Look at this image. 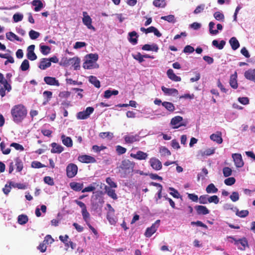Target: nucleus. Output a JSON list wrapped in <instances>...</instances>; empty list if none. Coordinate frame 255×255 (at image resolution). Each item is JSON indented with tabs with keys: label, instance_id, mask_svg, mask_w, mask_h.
<instances>
[{
	"label": "nucleus",
	"instance_id": "nucleus-1",
	"mask_svg": "<svg viewBox=\"0 0 255 255\" xmlns=\"http://www.w3.org/2000/svg\"><path fill=\"white\" fill-rule=\"evenodd\" d=\"M27 114L26 108L21 104L14 106L11 110L13 121L17 124L21 123L26 117Z\"/></svg>",
	"mask_w": 255,
	"mask_h": 255
},
{
	"label": "nucleus",
	"instance_id": "nucleus-2",
	"mask_svg": "<svg viewBox=\"0 0 255 255\" xmlns=\"http://www.w3.org/2000/svg\"><path fill=\"white\" fill-rule=\"evenodd\" d=\"M98 59V55L97 54L91 53L87 55L85 57V62L83 65V68L86 69L97 68L98 66L96 64V61Z\"/></svg>",
	"mask_w": 255,
	"mask_h": 255
},
{
	"label": "nucleus",
	"instance_id": "nucleus-3",
	"mask_svg": "<svg viewBox=\"0 0 255 255\" xmlns=\"http://www.w3.org/2000/svg\"><path fill=\"white\" fill-rule=\"evenodd\" d=\"M93 107H87L85 111L80 112L77 114V118L79 120H85L88 118L90 115L94 112Z\"/></svg>",
	"mask_w": 255,
	"mask_h": 255
},
{
	"label": "nucleus",
	"instance_id": "nucleus-4",
	"mask_svg": "<svg viewBox=\"0 0 255 255\" xmlns=\"http://www.w3.org/2000/svg\"><path fill=\"white\" fill-rule=\"evenodd\" d=\"M160 222V221L159 220H157L150 227L147 228L144 234L146 237H150L156 231L159 226Z\"/></svg>",
	"mask_w": 255,
	"mask_h": 255
},
{
	"label": "nucleus",
	"instance_id": "nucleus-5",
	"mask_svg": "<svg viewBox=\"0 0 255 255\" xmlns=\"http://www.w3.org/2000/svg\"><path fill=\"white\" fill-rule=\"evenodd\" d=\"M78 167L74 163H70L66 167L67 175L69 178L74 177L77 173Z\"/></svg>",
	"mask_w": 255,
	"mask_h": 255
},
{
	"label": "nucleus",
	"instance_id": "nucleus-6",
	"mask_svg": "<svg viewBox=\"0 0 255 255\" xmlns=\"http://www.w3.org/2000/svg\"><path fill=\"white\" fill-rule=\"evenodd\" d=\"M235 245L239 250L244 251L248 246V242L246 238H242L238 239L237 241H235Z\"/></svg>",
	"mask_w": 255,
	"mask_h": 255
},
{
	"label": "nucleus",
	"instance_id": "nucleus-7",
	"mask_svg": "<svg viewBox=\"0 0 255 255\" xmlns=\"http://www.w3.org/2000/svg\"><path fill=\"white\" fill-rule=\"evenodd\" d=\"M83 18L82 19L83 22L88 29L95 30V28L92 25V19L89 15H88L87 12L84 11L83 12Z\"/></svg>",
	"mask_w": 255,
	"mask_h": 255
},
{
	"label": "nucleus",
	"instance_id": "nucleus-8",
	"mask_svg": "<svg viewBox=\"0 0 255 255\" xmlns=\"http://www.w3.org/2000/svg\"><path fill=\"white\" fill-rule=\"evenodd\" d=\"M232 156L237 167L240 168L244 166V163L241 154L233 153Z\"/></svg>",
	"mask_w": 255,
	"mask_h": 255
},
{
	"label": "nucleus",
	"instance_id": "nucleus-9",
	"mask_svg": "<svg viewBox=\"0 0 255 255\" xmlns=\"http://www.w3.org/2000/svg\"><path fill=\"white\" fill-rule=\"evenodd\" d=\"M34 48L35 45H31L29 46L27 49V53L26 54V56L27 58L31 61H33L37 59V56L34 52Z\"/></svg>",
	"mask_w": 255,
	"mask_h": 255
},
{
	"label": "nucleus",
	"instance_id": "nucleus-10",
	"mask_svg": "<svg viewBox=\"0 0 255 255\" xmlns=\"http://www.w3.org/2000/svg\"><path fill=\"white\" fill-rule=\"evenodd\" d=\"M183 118L180 116H176L171 120L170 124L173 126V128H177L183 125L182 123Z\"/></svg>",
	"mask_w": 255,
	"mask_h": 255
},
{
	"label": "nucleus",
	"instance_id": "nucleus-11",
	"mask_svg": "<svg viewBox=\"0 0 255 255\" xmlns=\"http://www.w3.org/2000/svg\"><path fill=\"white\" fill-rule=\"evenodd\" d=\"M79 161L83 163H95L96 162L95 158L88 155H82L78 157Z\"/></svg>",
	"mask_w": 255,
	"mask_h": 255
},
{
	"label": "nucleus",
	"instance_id": "nucleus-12",
	"mask_svg": "<svg viewBox=\"0 0 255 255\" xmlns=\"http://www.w3.org/2000/svg\"><path fill=\"white\" fill-rule=\"evenodd\" d=\"M149 163L152 168L156 170H159L162 167L161 162L156 158H151L150 159Z\"/></svg>",
	"mask_w": 255,
	"mask_h": 255
},
{
	"label": "nucleus",
	"instance_id": "nucleus-13",
	"mask_svg": "<svg viewBox=\"0 0 255 255\" xmlns=\"http://www.w3.org/2000/svg\"><path fill=\"white\" fill-rule=\"evenodd\" d=\"M124 139L126 143H132L135 141L139 140V136L138 134H128L124 136Z\"/></svg>",
	"mask_w": 255,
	"mask_h": 255
},
{
	"label": "nucleus",
	"instance_id": "nucleus-14",
	"mask_svg": "<svg viewBox=\"0 0 255 255\" xmlns=\"http://www.w3.org/2000/svg\"><path fill=\"white\" fill-rule=\"evenodd\" d=\"M130 156L138 160H145L148 156L147 153L141 151H138L134 153H130Z\"/></svg>",
	"mask_w": 255,
	"mask_h": 255
},
{
	"label": "nucleus",
	"instance_id": "nucleus-15",
	"mask_svg": "<svg viewBox=\"0 0 255 255\" xmlns=\"http://www.w3.org/2000/svg\"><path fill=\"white\" fill-rule=\"evenodd\" d=\"M44 81L47 84L51 86L58 87L60 85L59 81L54 77L49 76L45 77L44 78Z\"/></svg>",
	"mask_w": 255,
	"mask_h": 255
},
{
	"label": "nucleus",
	"instance_id": "nucleus-16",
	"mask_svg": "<svg viewBox=\"0 0 255 255\" xmlns=\"http://www.w3.org/2000/svg\"><path fill=\"white\" fill-rule=\"evenodd\" d=\"M245 78L255 83V69H250L245 72Z\"/></svg>",
	"mask_w": 255,
	"mask_h": 255
},
{
	"label": "nucleus",
	"instance_id": "nucleus-17",
	"mask_svg": "<svg viewBox=\"0 0 255 255\" xmlns=\"http://www.w3.org/2000/svg\"><path fill=\"white\" fill-rule=\"evenodd\" d=\"M51 146L52 147L51 152L53 153H60L64 150V147L63 146L55 142L52 143L51 144Z\"/></svg>",
	"mask_w": 255,
	"mask_h": 255
},
{
	"label": "nucleus",
	"instance_id": "nucleus-18",
	"mask_svg": "<svg viewBox=\"0 0 255 255\" xmlns=\"http://www.w3.org/2000/svg\"><path fill=\"white\" fill-rule=\"evenodd\" d=\"M128 41L133 45H135L137 43V38L138 35L137 33L133 31L132 32H129L128 34Z\"/></svg>",
	"mask_w": 255,
	"mask_h": 255
},
{
	"label": "nucleus",
	"instance_id": "nucleus-19",
	"mask_svg": "<svg viewBox=\"0 0 255 255\" xmlns=\"http://www.w3.org/2000/svg\"><path fill=\"white\" fill-rule=\"evenodd\" d=\"M237 72H235L234 74H232L230 76V86L234 89H236L238 87V84L237 82Z\"/></svg>",
	"mask_w": 255,
	"mask_h": 255
},
{
	"label": "nucleus",
	"instance_id": "nucleus-20",
	"mask_svg": "<svg viewBox=\"0 0 255 255\" xmlns=\"http://www.w3.org/2000/svg\"><path fill=\"white\" fill-rule=\"evenodd\" d=\"M162 91L167 95L176 96L178 95V91L174 88H167L164 86L161 87Z\"/></svg>",
	"mask_w": 255,
	"mask_h": 255
},
{
	"label": "nucleus",
	"instance_id": "nucleus-21",
	"mask_svg": "<svg viewBox=\"0 0 255 255\" xmlns=\"http://www.w3.org/2000/svg\"><path fill=\"white\" fill-rule=\"evenodd\" d=\"M195 209L199 215H205L209 213V210L206 208V207L202 205H197L195 207Z\"/></svg>",
	"mask_w": 255,
	"mask_h": 255
},
{
	"label": "nucleus",
	"instance_id": "nucleus-22",
	"mask_svg": "<svg viewBox=\"0 0 255 255\" xmlns=\"http://www.w3.org/2000/svg\"><path fill=\"white\" fill-rule=\"evenodd\" d=\"M69 62L74 67V70H77L80 68V59L77 57H74L69 59Z\"/></svg>",
	"mask_w": 255,
	"mask_h": 255
},
{
	"label": "nucleus",
	"instance_id": "nucleus-23",
	"mask_svg": "<svg viewBox=\"0 0 255 255\" xmlns=\"http://www.w3.org/2000/svg\"><path fill=\"white\" fill-rule=\"evenodd\" d=\"M51 65L48 58H43L41 59L38 66L39 68L42 70H45L49 67Z\"/></svg>",
	"mask_w": 255,
	"mask_h": 255
},
{
	"label": "nucleus",
	"instance_id": "nucleus-24",
	"mask_svg": "<svg viewBox=\"0 0 255 255\" xmlns=\"http://www.w3.org/2000/svg\"><path fill=\"white\" fill-rule=\"evenodd\" d=\"M105 189L106 193L109 197L114 200L117 199L118 197L116 193H115V190L114 189H113L111 187L107 186H105Z\"/></svg>",
	"mask_w": 255,
	"mask_h": 255
},
{
	"label": "nucleus",
	"instance_id": "nucleus-25",
	"mask_svg": "<svg viewBox=\"0 0 255 255\" xmlns=\"http://www.w3.org/2000/svg\"><path fill=\"white\" fill-rule=\"evenodd\" d=\"M221 135V132H217L216 133L211 134L210 135V139L218 143H221L223 142Z\"/></svg>",
	"mask_w": 255,
	"mask_h": 255
},
{
	"label": "nucleus",
	"instance_id": "nucleus-26",
	"mask_svg": "<svg viewBox=\"0 0 255 255\" xmlns=\"http://www.w3.org/2000/svg\"><path fill=\"white\" fill-rule=\"evenodd\" d=\"M167 75L169 79L171 80L178 82L181 81V78L179 76L176 75L173 71L172 69H169L167 71Z\"/></svg>",
	"mask_w": 255,
	"mask_h": 255
},
{
	"label": "nucleus",
	"instance_id": "nucleus-27",
	"mask_svg": "<svg viewBox=\"0 0 255 255\" xmlns=\"http://www.w3.org/2000/svg\"><path fill=\"white\" fill-rule=\"evenodd\" d=\"M6 37L7 39L11 41L16 40L17 41H21L22 39L18 37L12 32H8L6 33Z\"/></svg>",
	"mask_w": 255,
	"mask_h": 255
},
{
	"label": "nucleus",
	"instance_id": "nucleus-28",
	"mask_svg": "<svg viewBox=\"0 0 255 255\" xmlns=\"http://www.w3.org/2000/svg\"><path fill=\"white\" fill-rule=\"evenodd\" d=\"M61 139L62 143L67 147H72L73 145V141L70 137L66 136L65 135L61 136Z\"/></svg>",
	"mask_w": 255,
	"mask_h": 255
},
{
	"label": "nucleus",
	"instance_id": "nucleus-29",
	"mask_svg": "<svg viewBox=\"0 0 255 255\" xmlns=\"http://www.w3.org/2000/svg\"><path fill=\"white\" fill-rule=\"evenodd\" d=\"M32 4L35 6L34 10L35 11H40L43 7V4L40 0H33Z\"/></svg>",
	"mask_w": 255,
	"mask_h": 255
},
{
	"label": "nucleus",
	"instance_id": "nucleus-30",
	"mask_svg": "<svg viewBox=\"0 0 255 255\" xmlns=\"http://www.w3.org/2000/svg\"><path fill=\"white\" fill-rule=\"evenodd\" d=\"M229 43L234 50H237L240 47L239 42L235 37H233L230 39Z\"/></svg>",
	"mask_w": 255,
	"mask_h": 255
},
{
	"label": "nucleus",
	"instance_id": "nucleus-31",
	"mask_svg": "<svg viewBox=\"0 0 255 255\" xmlns=\"http://www.w3.org/2000/svg\"><path fill=\"white\" fill-rule=\"evenodd\" d=\"M70 186L72 189L76 191L81 190L83 187V184L78 182H71L70 183Z\"/></svg>",
	"mask_w": 255,
	"mask_h": 255
},
{
	"label": "nucleus",
	"instance_id": "nucleus-32",
	"mask_svg": "<svg viewBox=\"0 0 255 255\" xmlns=\"http://www.w3.org/2000/svg\"><path fill=\"white\" fill-rule=\"evenodd\" d=\"M142 49L146 51H153L157 52L158 47L156 44H145L142 46Z\"/></svg>",
	"mask_w": 255,
	"mask_h": 255
},
{
	"label": "nucleus",
	"instance_id": "nucleus-33",
	"mask_svg": "<svg viewBox=\"0 0 255 255\" xmlns=\"http://www.w3.org/2000/svg\"><path fill=\"white\" fill-rule=\"evenodd\" d=\"M107 218L112 225H115L117 222V218L115 216L114 213H107Z\"/></svg>",
	"mask_w": 255,
	"mask_h": 255
},
{
	"label": "nucleus",
	"instance_id": "nucleus-34",
	"mask_svg": "<svg viewBox=\"0 0 255 255\" xmlns=\"http://www.w3.org/2000/svg\"><path fill=\"white\" fill-rule=\"evenodd\" d=\"M225 44L226 42L223 40H221L220 43H219V42L217 40H214L212 41L213 46L216 47L217 48L219 49H222L224 48Z\"/></svg>",
	"mask_w": 255,
	"mask_h": 255
},
{
	"label": "nucleus",
	"instance_id": "nucleus-35",
	"mask_svg": "<svg viewBox=\"0 0 255 255\" xmlns=\"http://www.w3.org/2000/svg\"><path fill=\"white\" fill-rule=\"evenodd\" d=\"M218 189L215 187L214 184L211 183L207 186L206 191L207 193H216Z\"/></svg>",
	"mask_w": 255,
	"mask_h": 255
},
{
	"label": "nucleus",
	"instance_id": "nucleus-36",
	"mask_svg": "<svg viewBox=\"0 0 255 255\" xmlns=\"http://www.w3.org/2000/svg\"><path fill=\"white\" fill-rule=\"evenodd\" d=\"M0 148L3 154H9L11 150L9 147H6V144L3 141L0 142Z\"/></svg>",
	"mask_w": 255,
	"mask_h": 255
},
{
	"label": "nucleus",
	"instance_id": "nucleus-37",
	"mask_svg": "<svg viewBox=\"0 0 255 255\" xmlns=\"http://www.w3.org/2000/svg\"><path fill=\"white\" fill-rule=\"evenodd\" d=\"M119 94V91L116 90H106L104 93V97L106 99L110 98L112 95H117Z\"/></svg>",
	"mask_w": 255,
	"mask_h": 255
},
{
	"label": "nucleus",
	"instance_id": "nucleus-38",
	"mask_svg": "<svg viewBox=\"0 0 255 255\" xmlns=\"http://www.w3.org/2000/svg\"><path fill=\"white\" fill-rule=\"evenodd\" d=\"M89 82L94 85L96 88H100V81L97 79V77L91 76L89 78Z\"/></svg>",
	"mask_w": 255,
	"mask_h": 255
},
{
	"label": "nucleus",
	"instance_id": "nucleus-39",
	"mask_svg": "<svg viewBox=\"0 0 255 255\" xmlns=\"http://www.w3.org/2000/svg\"><path fill=\"white\" fill-rule=\"evenodd\" d=\"M214 17L218 21L223 22L224 21L225 16L221 11L215 12L213 14Z\"/></svg>",
	"mask_w": 255,
	"mask_h": 255
},
{
	"label": "nucleus",
	"instance_id": "nucleus-40",
	"mask_svg": "<svg viewBox=\"0 0 255 255\" xmlns=\"http://www.w3.org/2000/svg\"><path fill=\"white\" fill-rule=\"evenodd\" d=\"M162 105L169 112H173L175 109L174 105L170 102H164L162 103Z\"/></svg>",
	"mask_w": 255,
	"mask_h": 255
},
{
	"label": "nucleus",
	"instance_id": "nucleus-41",
	"mask_svg": "<svg viewBox=\"0 0 255 255\" xmlns=\"http://www.w3.org/2000/svg\"><path fill=\"white\" fill-rule=\"evenodd\" d=\"M15 165L16 166V171H21L23 169V163L21 159L17 157L15 159Z\"/></svg>",
	"mask_w": 255,
	"mask_h": 255
},
{
	"label": "nucleus",
	"instance_id": "nucleus-42",
	"mask_svg": "<svg viewBox=\"0 0 255 255\" xmlns=\"http://www.w3.org/2000/svg\"><path fill=\"white\" fill-rule=\"evenodd\" d=\"M81 213L84 221L86 223L90 222L91 220V217L87 210L86 209L84 211H81Z\"/></svg>",
	"mask_w": 255,
	"mask_h": 255
},
{
	"label": "nucleus",
	"instance_id": "nucleus-43",
	"mask_svg": "<svg viewBox=\"0 0 255 255\" xmlns=\"http://www.w3.org/2000/svg\"><path fill=\"white\" fill-rule=\"evenodd\" d=\"M28 217L25 215H19L17 219L18 223L20 225H24L28 222Z\"/></svg>",
	"mask_w": 255,
	"mask_h": 255
},
{
	"label": "nucleus",
	"instance_id": "nucleus-44",
	"mask_svg": "<svg viewBox=\"0 0 255 255\" xmlns=\"http://www.w3.org/2000/svg\"><path fill=\"white\" fill-rule=\"evenodd\" d=\"M40 52L44 55H47L50 53V48L48 46L43 45L42 44L40 45Z\"/></svg>",
	"mask_w": 255,
	"mask_h": 255
},
{
	"label": "nucleus",
	"instance_id": "nucleus-45",
	"mask_svg": "<svg viewBox=\"0 0 255 255\" xmlns=\"http://www.w3.org/2000/svg\"><path fill=\"white\" fill-rule=\"evenodd\" d=\"M235 212L236 215L241 218H245L249 215V211L247 210L240 211L239 209L237 208V210Z\"/></svg>",
	"mask_w": 255,
	"mask_h": 255
},
{
	"label": "nucleus",
	"instance_id": "nucleus-46",
	"mask_svg": "<svg viewBox=\"0 0 255 255\" xmlns=\"http://www.w3.org/2000/svg\"><path fill=\"white\" fill-rule=\"evenodd\" d=\"M153 4L156 7H164L166 3L165 0H154L153 1Z\"/></svg>",
	"mask_w": 255,
	"mask_h": 255
},
{
	"label": "nucleus",
	"instance_id": "nucleus-47",
	"mask_svg": "<svg viewBox=\"0 0 255 255\" xmlns=\"http://www.w3.org/2000/svg\"><path fill=\"white\" fill-rule=\"evenodd\" d=\"M29 68V63L28 60L25 59L22 62L20 68V69L23 71H25L27 70Z\"/></svg>",
	"mask_w": 255,
	"mask_h": 255
},
{
	"label": "nucleus",
	"instance_id": "nucleus-48",
	"mask_svg": "<svg viewBox=\"0 0 255 255\" xmlns=\"http://www.w3.org/2000/svg\"><path fill=\"white\" fill-rule=\"evenodd\" d=\"M215 25V23L213 21H211L209 23V32L212 35H217L219 33L218 30L213 29Z\"/></svg>",
	"mask_w": 255,
	"mask_h": 255
},
{
	"label": "nucleus",
	"instance_id": "nucleus-49",
	"mask_svg": "<svg viewBox=\"0 0 255 255\" xmlns=\"http://www.w3.org/2000/svg\"><path fill=\"white\" fill-rule=\"evenodd\" d=\"M208 203H213L215 204H217L219 202V198L216 195H213L212 196H209L208 195Z\"/></svg>",
	"mask_w": 255,
	"mask_h": 255
},
{
	"label": "nucleus",
	"instance_id": "nucleus-50",
	"mask_svg": "<svg viewBox=\"0 0 255 255\" xmlns=\"http://www.w3.org/2000/svg\"><path fill=\"white\" fill-rule=\"evenodd\" d=\"M161 19L167 21L169 22L174 23L175 22V17L173 15L163 16L161 17Z\"/></svg>",
	"mask_w": 255,
	"mask_h": 255
},
{
	"label": "nucleus",
	"instance_id": "nucleus-51",
	"mask_svg": "<svg viewBox=\"0 0 255 255\" xmlns=\"http://www.w3.org/2000/svg\"><path fill=\"white\" fill-rule=\"evenodd\" d=\"M208 195H201L199 198V202L201 204H207L208 203Z\"/></svg>",
	"mask_w": 255,
	"mask_h": 255
},
{
	"label": "nucleus",
	"instance_id": "nucleus-52",
	"mask_svg": "<svg viewBox=\"0 0 255 255\" xmlns=\"http://www.w3.org/2000/svg\"><path fill=\"white\" fill-rule=\"evenodd\" d=\"M29 35L31 39L34 40L37 39L39 36L40 33L38 32H37L33 30H31L29 32Z\"/></svg>",
	"mask_w": 255,
	"mask_h": 255
},
{
	"label": "nucleus",
	"instance_id": "nucleus-53",
	"mask_svg": "<svg viewBox=\"0 0 255 255\" xmlns=\"http://www.w3.org/2000/svg\"><path fill=\"white\" fill-rule=\"evenodd\" d=\"M223 173L225 177H229L232 175V170L229 167H225L223 169Z\"/></svg>",
	"mask_w": 255,
	"mask_h": 255
},
{
	"label": "nucleus",
	"instance_id": "nucleus-54",
	"mask_svg": "<svg viewBox=\"0 0 255 255\" xmlns=\"http://www.w3.org/2000/svg\"><path fill=\"white\" fill-rule=\"evenodd\" d=\"M10 185L14 188H17L20 189H25L26 188V185L23 183H15L10 182Z\"/></svg>",
	"mask_w": 255,
	"mask_h": 255
},
{
	"label": "nucleus",
	"instance_id": "nucleus-55",
	"mask_svg": "<svg viewBox=\"0 0 255 255\" xmlns=\"http://www.w3.org/2000/svg\"><path fill=\"white\" fill-rule=\"evenodd\" d=\"M132 56L134 59L137 60L140 63L144 61L143 56L140 53H137L135 54H132Z\"/></svg>",
	"mask_w": 255,
	"mask_h": 255
},
{
	"label": "nucleus",
	"instance_id": "nucleus-56",
	"mask_svg": "<svg viewBox=\"0 0 255 255\" xmlns=\"http://www.w3.org/2000/svg\"><path fill=\"white\" fill-rule=\"evenodd\" d=\"M23 15L22 14L16 13L13 15V19L15 22L20 21L22 20Z\"/></svg>",
	"mask_w": 255,
	"mask_h": 255
},
{
	"label": "nucleus",
	"instance_id": "nucleus-57",
	"mask_svg": "<svg viewBox=\"0 0 255 255\" xmlns=\"http://www.w3.org/2000/svg\"><path fill=\"white\" fill-rule=\"evenodd\" d=\"M159 151L162 156H169L171 154L170 151L165 147H161Z\"/></svg>",
	"mask_w": 255,
	"mask_h": 255
},
{
	"label": "nucleus",
	"instance_id": "nucleus-58",
	"mask_svg": "<svg viewBox=\"0 0 255 255\" xmlns=\"http://www.w3.org/2000/svg\"><path fill=\"white\" fill-rule=\"evenodd\" d=\"M134 164L135 163L134 162H131L128 160H125L123 162V166L126 167L128 168L132 169L134 167Z\"/></svg>",
	"mask_w": 255,
	"mask_h": 255
},
{
	"label": "nucleus",
	"instance_id": "nucleus-59",
	"mask_svg": "<svg viewBox=\"0 0 255 255\" xmlns=\"http://www.w3.org/2000/svg\"><path fill=\"white\" fill-rule=\"evenodd\" d=\"M106 181L107 183L109 185V187H111V188L117 187V183H115L110 177L107 178Z\"/></svg>",
	"mask_w": 255,
	"mask_h": 255
},
{
	"label": "nucleus",
	"instance_id": "nucleus-60",
	"mask_svg": "<svg viewBox=\"0 0 255 255\" xmlns=\"http://www.w3.org/2000/svg\"><path fill=\"white\" fill-rule=\"evenodd\" d=\"M230 198L233 202H236L239 199V194L238 192H233L230 195Z\"/></svg>",
	"mask_w": 255,
	"mask_h": 255
},
{
	"label": "nucleus",
	"instance_id": "nucleus-61",
	"mask_svg": "<svg viewBox=\"0 0 255 255\" xmlns=\"http://www.w3.org/2000/svg\"><path fill=\"white\" fill-rule=\"evenodd\" d=\"M100 137L104 138L105 137H108L109 139H111L113 136L112 132H101L99 134Z\"/></svg>",
	"mask_w": 255,
	"mask_h": 255
},
{
	"label": "nucleus",
	"instance_id": "nucleus-62",
	"mask_svg": "<svg viewBox=\"0 0 255 255\" xmlns=\"http://www.w3.org/2000/svg\"><path fill=\"white\" fill-rule=\"evenodd\" d=\"M106 148V147L105 146H99L97 145H94L92 146V149L94 152L96 153H99L101 151Z\"/></svg>",
	"mask_w": 255,
	"mask_h": 255
},
{
	"label": "nucleus",
	"instance_id": "nucleus-63",
	"mask_svg": "<svg viewBox=\"0 0 255 255\" xmlns=\"http://www.w3.org/2000/svg\"><path fill=\"white\" fill-rule=\"evenodd\" d=\"M236 182V180L234 177H229L226 179L224 181V183L226 185L228 186H231L233 185Z\"/></svg>",
	"mask_w": 255,
	"mask_h": 255
},
{
	"label": "nucleus",
	"instance_id": "nucleus-64",
	"mask_svg": "<svg viewBox=\"0 0 255 255\" xmlns=\"http://www.w3.org/2000/svg\"><path fill=\"white\" fill-rule=\"evenodd\" d=\"M169 190L171 191L170 194L172 195L173 197L176 198H179L180 197V194L176 189L172 187H170Z\"/></svg>",
	"mask_w": 255,
	"mask_h": 255
}]
</instances>
